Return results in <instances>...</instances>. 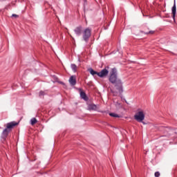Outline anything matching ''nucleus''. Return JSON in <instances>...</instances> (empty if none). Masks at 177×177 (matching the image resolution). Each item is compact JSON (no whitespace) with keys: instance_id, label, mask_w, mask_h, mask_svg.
<instances>
[{"instance_id":"obj_1","label":"nucleus","mask_w":177,"mask_h":177,"mask_svg":"<svg viewBox=\"0 0 177 177\" xmlns=\"http://www.w3.org/2000/svg\"><path fill=\"white\" fill-rule=\"evenodd\" d=\"M109 82L115 85V87L116 88L117 91H118L119 93H122V92H124L122 88V82L120 78H118L117 68H113L111 69L109 75Z\"/></svg>"},{"instance_id":"obj_2","label":"nucleus","mask_w":177,"mask_h":177,"mask_svg":"<svg viewBox=\"0 0 177 177\" xmlns=\"http://www.w3.org/2000/svg\"><path fill=\"white\" fill-rule=\"evenodd\" d=\"M19 123L16 122H10L7 123L6 128L3 129L2 132L1 137L6 138L8 135H9V132H10L11 129H13L14 127H16Z\"/></svg>"},{"instance_id":"obj_3","label":"nucleus","mask_w":177,"mask_h":177,"mask_svg":"<svg viewBox=\"0 0 177 177\" xmlns=\"http://www.w3.org/2000/svg\"><path fill=\"white\" fill-rule=\"evenodd\" d=\"M134 119L138 121V122H142L145 120V113L143 111H138L134 115Z\"/></svg>"},{"instance_id":"obj_4","label":"nucleus","mask_w":177,"mask_h":177,"mask_svg":"<svg viewBox=\"0 0 177 177\" xmlns=\"http://www.w3.org/2000/svg\"><path fill=\"white\" fill-rule=\"evenodd\" d=\"M89 38H91V29L87 28L84 30L83 39L85 41V42H88Z\"/></svg>"},{"instance_id":"obj_5","label":"nucleus","mask_w":177,"mask_h":177,"mask_svg":"<svg viewBox=\"0 0 177 177\" xmlns=\"http://www.w3.org/2000/svg\"><path fill=\"white\" fill-rule=\"evenodd\" d=\"M97 74L100 78H104V77H107V75H109V70H107V68H104Z\"/></svg>"},{"instance_id":"obj_6","label":"nucleus","mask_w":177,"mask_h":177,"mask_svg":"<svg viewBox=\"0 0 177 177\" xmlns=\"http://www.w3.org/2000/svg\"><path fill=\"white\" fill-rule=\"evenodd\" d=\"M171 12H172V17L174 20H175V17L176 16V0H174V6L171 8Z\"/></svg>"},{"instance_id":"obj_7","label":"nucleus","mask_w":177,"mask_h":177,"mask_svg":"<svg viewBox=\"0 0 177 177\" xmlns=\"http://www.w3.org/2000/svg\"><path fill=\"white\" fill-rule=\"evenodd\" d=\"M74 32H75V34H76V35L77 37H80V35H81V34H82V26H77L74 30Z\"/></svg>"},{"instance_id":"obj_8","label":"nucleus","mask_w":177,"mask_h":177,"mask_svg":"<svg viewBox=\"0 0 177 177\" xmlns=\"http://www.w3.org/2000/svg\"><path fill=\"white\" fill-rule=\"evenodd\" d=\"M88 110H89V111H96L97 110V106H96V104H88Z\"/></svg>"},{"instance_id":"obj_9","label":"nucleus","mask_w":177,"mask_h":177,"mask_svg":"<svg viewBox=\"0 0 177 177\" xmlns=\"http://www.w3.org/2000/svg\"><path fill=\"white\" fill-rule=\"evenodd\" d=\"M69 82H70L71 85H72V86L75 85V84H77V80H75V77L71 76L69 78Z\"/></svg>"},{"instance_id":"obj_10","label":"nucleus","mask_w":177,"mask_h":177,"mask_svg":"<svg viewBox=\"0 0 177 177\" xmlns=\"http://www.w3.org/2000/svg\"><path fill=\"white\" fill-rule=\"evenodd\" d=\"M80 97L83 99V100H88V97H86V94L84 91L80 92Z\"/></svg>"},{"instance_id":"obj_11","label":"nucleus","mask_w":177,"mask_h":177,"mask_svg":"<svg viewBox=\"0 0 177 177\" xmlns=\"http://www.w3.org/2000/svg\"><path fill=\"white\" fill-rule=\"evenodd\" d=\"M71 69L73 70V71L74 73H77V65H75V64H72L71 65Z\"/></svg>"},{"instance_id":"obj_12","label":"nucleus","mask_w":177,"mask_h":177,"mask_svg":"<svg viewBox=\"0 0 177 177\" xmlns=\"http://www.w3.org/2000/svg\"><path fill=\"white\" fill-rule=\"evenodd\" d=\"M90 74H91V75H97V74H99V72L95 71H93V69L91 68Z\"/></svg>"},{"instance_id":"obj_13","label":"nucleus","mask_w":177,"mask_h":177,"mask_svg":"<svg viewBox=\"0 0 177 177\" xmlns=\"http://www.w3.org/2000/svg\"><path fill=\"white\" fill-rule=\"evenodd\" d=\"M109 115L111 117H114L115 118H120V115L118 114H116L115 113H109Z\"/></svg>"},{"instance_id":"obj_14","label":"nucleus","mask_w":177,"mask_h":177,"mask_svg":"<svg viewBox=\"0 0 177 177\" xmlns=\"http://www.w3.org/2000/svg\"><path fill=\"white\" fill-rule=\"evenodd\" d=\"M37 119L35 118H32L31 120H30V124L31 125H35V124H37Z\"/></svg>"},{"instance_id":"obj_15","label":"nucleus","mask_w":177,"mask_h":177,"mask_svg":"<svg viewBox=\"0 0 177 177\" xmlns=\"http://www.w3.org/2000/svg\"><path fill=\"white\" fill-rule=\"evenodd\" d=\"M44 95H46L45 91H41L39 92V96H44Z\"/></svg>"},{"instance_id":"obj_16","label":"nucleus","mask_w":177,"mask_h":177,"mask_svg":"<svg viewBox=\"0 0 177 177\" xmlns=\"http://www.w3.org/2000/svg\"><path fill=\"white\" fill-rule=\"evenodd\" d=\"M155 176H156V177H160V172L156 171V172H155Z\"/></svg>"},{"instance_id":"obj_17","label":"nucleus","mask_w":177,"mask_h":177,"mask_svg":"<svg viewBox=\"0 0 177 177\" xmlns=\"http://www.w3.org/2000/svg\"><path fill=\"white\" fill-rule=\"evenodd\" d=\"M146 34H154V31L150 30L149 32H146Z\"/></svg>"},{"instance_id":"obj_18","label":"nucleus","mask_w":177,"mask_h":177,"mask_svg":"<svg viewBox=\"0 0 177 177\" xmlns=\"http://www.w3.org/2000/svg\"><path fill=\"white\" fill-rule=\"evenodd\" d=\"M12 17H19V15H16V14H12Z\"/></svg>"},{"instance_id":"obj_19","label":"nucleus","mask_w":177,"mask_h":177,"mask_svg":"<svg viewBox=\"0 0 177 177\" xmlns=\"http://www.w3.org/2000/svg\"><path fill=\"white\" fill-rule=\"evenodd\" d=\"M78 62H81V60H80V59H78Z\"/></svg>"}]
</instances>
